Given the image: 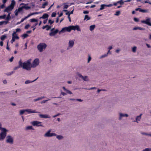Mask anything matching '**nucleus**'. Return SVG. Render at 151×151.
<instances>
[{
  "label": "nucleus",
  "instance_id": "nucleus-26",
  "mask_svg": "<svg viewBox=\"0 0 151 151\" xmlns=\"http://www.w3.org/2000/svg\"><path fill=\"white\" fill-rule=\"evenodd\" d=\"M105 6H106V5L105 4H102L101 5V7L98 10H101L104 9Z\"/></svg>",
  "mask_w": 151,
  "mask_h": 151
},
{
  "label": "nucleus",
  "instance_id": "nucleus-7",
  "mask_svg": "<svg viewBox=\"0 0 151 151\" xmlns=\"http://www.w3.org/2000/svg\"><path fill=\"white\" fill-rule=\"evenodd\" d=\"M6 143L12 145L14 143V139L11 136L8 135L6 137Z\"/></svg>",
  "mask_w": 151,
  "mask_h": 151
},
{
  "label": "nucleus",
  "instance_id": "nucleus-20",
  "mask_svg": "<svg viewBox=\"0 0 151 151\" xmlns=\"http://www.w3.org/2000/svg\"><path fill=\"white\" fill-rule=\"evenodd\" d=\"M56 136V138L58 140L63 139L64 138V137L61 135H57L56 134V136Z\"/></svg>",
  "mask_w": 151,
  "mask_h": 151
},
{
  "label": "nucleus",
  "instance_id": "nucleus-5",
  "mask_svg": "<svg viewBox=\"0 0 151 151\" xmlns=\"http://www.w3.org/2000/svg\"><path fill=\"white\" fill-rule=\"evenodd\" d=\"M51 130L50 129L47 131L44 134V137H51L52 136H56V134L54 133H51Z\"/></svg>",
  "mask_w": 151,
  "mask_h": 151
},
{
  "label": "nucleus",
  "instance_id": "nucleus-17",
  "mask_svg": "<svg viewBox=\"0 0 151 151\" xmlns=\"http://www.w3.org/2000/svg\"><path fill=\"white\" fill-rule=\"evenodd\" d=\"M142 114H140L139 116H137L135 118V120L134 121V122H135L137 123H138V121H140L142 118Z\"/></svg>",
  "mask_w": 151,
  "mask_h": 151
},
{
  "label": "nucleus",
  "instance_id": "nucleus-62",
  "mask_svg": "<svg viewBox=\"0 0 151 151\" xmlns=\"http://www.w3.org/2000/svg\"><path fill=\"white\" fill-rule=\"evenodd\" d=\"M15 41V40L13 38H12V39L11 40V42L12 43L13 42Z\"/></svg>",
  "mask_w": 151,
  "mask_h": 151
},
{
  "label": "nucleus",
  "instance_id": "nucleus-53",
  "mask_svg": "<svg viewBox=\"0 0 151 151\" xmlns=\"http://www.w3.org/2000/svg\"><path fill=\"white\" fill-rule=\"evenodd\" d=\"M50 100V99H48V100H43L41 102V104H43V103H45L47 101H49Z\"/></svg>",
  "mask_w": 151,
  "mask_h": 151
},
{
  "label": "nucleus",
  "instance_id": "nucleus-10",
  "mask_svg": "<svg viewBox=\"0 0 151 151\" xmlns=\"http://www.w3.org/2000/svg\"><path fill=\"white\" fill-rule=\"evenodd\" d=\"M151 19L150 18H147L145 20H142L141 21L142 23L146 24L149 26H151Z\"/></svg>",
  "mask_w": 151,
  "mask_h": 151
},
{
  "label": "nucleus",
  "instance_id": "nucleus-34",
  "mask_svg": "<svg viewBox=\"0 0 151 151\" xmlns=\"http://www.w3.org/2000/svg\"><path fill=\"white\" fill-rule=\"evenodd\" d=\"M30 21L31 22H37L38 20L35 19H32L30 20Z\"/></svg>",
  "mask_w": 151,
  "mask_h": 151
},
{
  "label": "nucleus",
  "instance_id": "nucleus-28",
  "mask_svg": "<svg viewBox=\"0 0 151 151\" xmlns=\"http://www.w3.org/2000/svg\"><path fill=\"white\" fill-rule=\"evenodd\" d=\"M140 12H144V13L149 12V10L148 9H146V10L141 9V10H140Z\"/></svg>",
  "mask_w": 151,
  "mask_h": 151
},
{
  "label": "nucleus",
  "instance_id": "nucleus-50",
  "mask_svg": "<svg viewBox=\"0 0 151 151\" xmlns=\"http://www.w3.org/2000/svg\"><path fill=\"white\" fill-rule=\"evenodd\" d=\"M23 8L25 9H28L31 8L30 6H23Z\"/></svg>",
  "mask_w": 151,
  "mask_h": 151
},
{
  "label": "nucleus",
  "instance_id": "nucleus-51",
  "mask_svg": "<svg viewBox=\"0 0 151 151\" xmlns=\"http://www.w3.org/2000/svg\"><path fill=\"white\" fill-rule=\"evenodd\" d=\"M56 15V13L55 12H53L52 13L51 15V17H55Z\"/></svg>",
  "mask_w": 151,
  "mask_h": 151
},
{
  "label": "nucleus",
  "instance_id": "nucleus-60",
  "mask_svg": "<svg viewBox=\"0 0 151 151\" xmlns=\"http://www.w3.org/2000/svg\"><path fill=\"white\" fill-rule=\"evenodd\" d=\"M60 93H61V94H62V95H63V96H64L66 94V93H64L63 91H61V92Z\"/></svg>",
  "mask_w": 151,
  "mask_h": 151
},
{
  "label": "nucleus",
  "instance_id": "nucleus-31",
  "mask_svg": "<svg viewBox=\"0 0 151 151\" xmlns=\"http://www.w3.org/2000/svg\"><path fill=\"white\" fill-rule=\"evenodd\" d=\"M137 47L136 46L133 47L132 48V51L133 52H135L137 50Z\"/></svg>",
  "mask_w": 151,
  "mask_h": 151
},
{
  "label": "nucleus",
  "instance_id": "nucleus-37",
  "mask_svg": "<svg viewBox=\"0 0 151 151\" xmlns=\"http://www.w3.org/2000/svg\"><path fill=\"white\" fill-rule=\"evenodd\" d=\"M107 54H104L103 55H102L100 58V59L103 58L107 56Z\"/></svg>",
  "mask_w": 151,
  "mask_h": 151
},
{
  "label": "nucleus",
  "instance_id": "nucleus-45",
  "mask_svg": "<svg viewBox=\"0 0 151 151\" xmlns=\"http://www.w3.org/2000/svg\"><path fill=\"white\" fill-rule=\"evenodd\" d=\"M11 18V16H10V13H9L8 15H7V16L6 18V19L7 20H9Z\"/></svg>",
  "mask_w": 151,
  "mask_h": 151
},
{
  "label": "nucleus",
  "instance_id": "nucleus-63",
  "mask_svg": "<svg viewBox=\"0 0 151 151\" xmlns=\"http://www.w3.org/2000/svg\"><path fill=\"white\" fill-rule=\"evenodd\" d=\"M3 82L4 83L6 84L7 83V81L6 80H4L3 81Z\"/></svg>",
  "mask_w": 151,
  "mask_h": 151
},
{
  "label": "nucleus",
  "instance_id": "nucleus-36",
  "mask_svg": "<svg viewBox=\"0 0 151 151\" xmlns=\"http://www.w3.org/2000/svg\"><path fill=\"white\" fill-rule=\"evenodd\" d=\"M88 59L87 63H88L90 62V61L91 60V57L90 55H88Z\"/></svg>",
  "mask_w": 151,
  "mask_h": 151
},
{
  "label": "nucleus",
  "instance_id": "nucleus-16",
  "mask_svg": "<svg viewBox=\"0 0 151 151\" xmlns=\"http://www.w3.org/2000/svg\"><path fill=\"white\" fill-rule=\"evenodd\" d=\"M39 115L40 117L41 118H47L50 117V116L48 114H40Z\"/></svg>",
  "mask_w": 151,
  "mask_h": 151
},
{
  "label": "nucleus",
  "instance_id": "nucleus-57",
  "mask_svg": "<svg viewBox=\"0 0 151 151\" xmlns=\"http://www.w3.org/2000/svg\"><path fill=\"white\" fill-rule=\"evenodd\" d=\"M134 20L135 22H138L139 21V19L136 18H134Z\"/></svg>",
  "mask_w": 151,
  "mask_h": 151
},
{
  "label": "nucleus",
  "instance_id": "nucleus-19",
  "mask_svg": "<svg viewBox=\"0 0 151 151\" xmlns=\"http://www.w3.org/2000/svg\"><path fill=\"white\" fill-rule=\"evenodd\" d=\"M12 38H13L14 39H18L19 37L17 36V35L16 34L14 31L13 32L12 34Z\"/></svg>",
  "mask_w": 151,
  "mask_h": 151
},
{
  "label": "nucleus",
  "instance_id": "nucleus-18",
  "mask_svg": "<svg viewBox=\"0 0 151 151\" xmlns=\"http://www.w3.org/2000/svg\"><path fill=\"white\" fill-rule=\"evenodd\" d=\"M26 112H27L29 113H37V112L35 111V110H32L31 109H25Z\"/></svg>",
  "mask_w": 151,
  "mask_h": 151
},
{
  "label": "nucleus",
  "instance_id": "nucleus-46",
  "mask_svg": "<svg viewBox=\"0 0 151 151\" xmlns=\"http://www.w3.org/2000/svg\"><path fill=\"white\" fill-rule=\"evenodd\" d=\"M120 13V11H118L116 12V13L114 15L116 16H119Z\"/></svg>",
  "mask_w": 151,
  "mask_h": 151
},
{
  "label": "nucleus",
  "instance_id": "nucleus-4",
  "mask_svg": "<svg viewBox=\"0 0 151 151\" xmlns=\"http://www.w3.org/2000/svg\"><path fill=\"white\" fill-rule=\"evenodd\" d=\"M15 4V1L14 0H12L11 3L10 5L4 10V12H8L11 11L14 8Z\"/></svg>",
  "mask_w": 151,
  "mask_h": 151
},
{
  "label": "nucleus",
  "instance_id": "nucleus-59",
  "mask_svg": "<svg viewBox=\"0 0 151 151\" xmlns=\"http://www.w3.org/2000/svg\"><path fill=\"white\" fill-rule=\"evenodd\" d=\"M68 7V6L66 4H65L63 7L64 9H67Z\"/></svg>",
  "mask_w": 151,
  "mask_h": 151
},
{
  "label": "nucleus",
  "instance_id": "nucleus-27",
  "mask_svg": "<svg viewBox=\"0 0 151 151\" xmlns=\"http://www.w3.org/2000/svg\"><path fill=\"white\" fill-rule=\"evenodd\" d=\"M48 17V15L47 14H45L42 16V19H46Z\"/></svg>",
  "mask_w": 151,
  "mask_h": 151
},
{
  "label": "nucleus",
  "instance_id": "nucleus-6",
  "mask_svg": "<svg viewBox=\"0 0 151 151\" xmlns=\"http://www.w3.org/2000/svg\"><path fill=\"white\" fill-rule=\"evenodd\" d=\"M40 61L38 58L35 59L32 62V64H31L32 68H35L39 64Z\"/></svg>",
  "mask_w": 151,
  "mask_h": 151
},
{
  "label": "nucleus",
  "instance_id": "nucleus-9",
  "mask_svg": "<svg viewBox=\"0 0 151 151\" xmlns=\"http://www.w3.org/2000/svg\"><path fill=\"white\" fill-rule=\"evenodd\" d=\"M129 116V115L127 114H124L120 112L119 113L118 119L119 120H121L123 117H128Z\"/></svg>",
  "mask_w": 151,
  "mask_h": 151
},
{
  "label": "nucleus",
  "instance_id": "nucleus-11",
  "mask_svg": "<svg viewBox=\"0 0 151 151\" xmlns=\"http://www.w3.org/2000/svg\"><path fill=\"white\" fill-rule=\"evenodd\" d=\"M75 40H69L68 42V48H72L74 45Z\"/></svg>",
  "mask_w": 151,
  "mask_h": 151
},
{
  "label": "nucleus",
  "instance_id": "nucleus-33",
  "mask_svg": "<svg viewBox=\"0 0 151 151\" xmlns=\"http://www.w3.org/2000/svg\"><path fill=\"white\" fill-rule=\"evenodd\" d=\"M48 4V3L47 2H45L42 5V8H44L45 6H47Z\"/></svg>",
  "mask_w": 151,
  "mask_h": 151
},
{
  "label": "nucleus",
  "instance_id": "nucleus-39",
  "mask_svg": "<svg viewBox=\"0 0 151 151\" xmlns=\"http://www.w3.org/2000/svg\"><path fill=\"white\" fill-rule=\"evenodd\" d=\"M26 112L25 110H21L19 111V113L20 115L23 114Z\"/></svg>",
  "mask_w": 151,
  "mask_h": 151
},
{
  "label": "nucleus",
  "instance_id": "nucleus-42",
  "mask_svg": "<svg viewBox=\"0 0 151 151\" xmlns=\"http://www.w3.org/2000/svg\"><path fill=\"white\" fill-rule=\"evenodd\" d=\"M65 92L67 93L70 94H72V93L70 90L67 89L65 91Z\"/></svg>",
  "mask_w": 151,
  "mask_h": 151
},
{
  "label": "nucleus",
  "instance_id": "nucleus-3",
  "mask_svg": "<svg viewBox=\"0 0 151 151\" xmlns=\"http://www.w3.org/2000/svg\"><path fill=\"white\" fill-rule=\"evenodd\" d=\"M47 47L46 44L44 42L40 43L37 46V48L40 52H43Z\"/></svg>",
  "mask_w": 151,
  "mask_h": 151
},
{
  "label": "nucleus",
  "instance_id": "nucleus-49",
  "mask_svg": "<svg viewBox=\"0 0 151 151\" xmlns=\"http://www.w3.org/2000/svg\"><path fill=\"white\" fill-rule=\"evenodd\" d=\"M16 31L15 32H16V34L17 32H20L21 31V29H20L17 28L16 29Z\"/></svg>",
  "mask_w": 151,
  "mask_h": 151
},
{
  "label": "nucleus",
  "instance_id": "nucleus-35",
  "mask_svg": "<svg viewBox=\"0 0 151 151\" xmlns=\"http://www.w3.org/2000/svg\"><path fill=\"white\" fill-rule=\"evenodd\" d=\"M142 151H151V148H147L143 149Z\"/></svg>",
  "mask_w": 151,
  "mask_h": 151
},
{
  "label": "nucleus",
  "instance_id": "nucleus-52",
  "mask_svg": "<svg viewBox=\"0 0 151 151\" xmlns=\"http://www.w3.org/2000/svg\"><path fill=\"white\" fill-rule=\"evenodd\" d=\"M76 100L77 101L80 102H81L83 101V100H82L81 99H76Z\"/></svg>",
  "mask_w": 151,
  "mask_h": 151
},
{
  "label": "nucleus",
  "instance_id": "nucleus-15",
  "mask_svg": "<svg viewBox=\"0 0 151 151\" xmlns=\"http://www.w3.org/2000/svg\"><path fill=\"white\" fill-rule=\"evenodd\" d=\"M59 32V30L58 29H56L54 31H52L49 33V35L50 36H55Z\"/></svg>",
  "mask_w": 151,
  "mask_h": 151
},
{
  "label": "nucleus",
  "instance_id": "nucleus-61",
  "mask_svg": "<svg viewBox=\"0 0 151 151\" xmlns=\"http://www.w3.org/2000/svg\"><path fill=\"white\" fill-rule=\"evenodd\" d=\"M15 12V15L17 16L18 15V13L19 12H18L17 10H16Z\"/></svg>",
  "mask_w": 151,
  "mask_h": 151
},
{
  "label": "nucleus",
  "instance_id": "nucleus-30",
  "mask_svg": "<svg viewBox=\"0 0 151 151\" xmlns=\"http://www.w3.org/2000/svg\"><path fill=\"white\" fill-rule=\"evenodd\" d=\"M90 19L91 18L89 17L88 15H85L84 20H85L86 19V20H88Z\"/></svg>",
  "mask_w": 151,
  "mask_h": 151
},
{
  "label": "nucleus",
  "instance_id": "nucleus-41",
  "mask_svg": "<svg viewBox=\"0 0 151 151\" xmlns=\"http://www.w3.org/2000/svg\"><path fill=\"white\" fill-rule=\"evenodd\" d=\"M14 71H13L8 73L6 74L7 76H10L14 73Z\"/></svg>",
  "mask_w": 151,
  "mask_h": 151
},
{
  "label": "nucleus",
  "instance_id": "nucleus-48",
  "mask_svg": "<svg viewBox=\"0 0 151 151\" xmlns=\"http://www.w3.org/2000/svg\"><path fill=\"white\" fill-rule=\"evenodd\" d=\"M28 36V35L27 34H24L22 35V36L24 37V38L27 37Z\"/></svg>",
  "mask_w": 151,
  "mask_h": 151
},
{
  "label": "nucleus",
  "instance_id": "nucleus-54",
  "mask_svg": "<svg viewBox=\"0 0 151 151\" xmlns=\"http://www.w3.org/2000/svg\"><path fill=\"white\" fill-rule=\"evenodd\" d=\"M6 17V15L5 14H4L3 16H0V18L4 19Z\"/></svg>",
  "mask_w": 151,
  "mask_h": 151
},
{
  "label": "nucleus",
  "instance_id": "nucleus-13",
  "mask_svg": "<svg viewBox=\"0 0 151 151\" xmlns=\"http://www.w3.org/2000/svg\"><path fill=\"white\" fill-rule=\"evenodd\" d=\"M71 30L70 26L67 27H65L63 28L61 30L60 32V33L61 32H64L66 31H67L68 32H70Z\"/></svg>",
  "mask_w": 151,
  "mask_h": 151
},
{
  "label": "nucleus",
  "instance_id": "nucleus-22",
  "mask_svg": "<svg viewBox=\"0 0 151 151\" xmlns=\"http://www.w3.org/2000/svg\"><path fill=\"white\" fill-rule=\"evenodd\" d=\"M137 29H139L140 30H144V29L139 27H135L133 28V30H136Z\"/></svg>",
  "mask_w": 151,
  "mask_h": 151
},
{
  "label": "nucleus",
  "instance_id": "nucleus-8",
  "mask_svg": "<svg viewBox=\"0 0 151 151\" xmlns=\"http://www.w3.org/2000/svg\"><path fill=\"white\" fill-rule=\"evenodd\" d=\"M77 76L80 78L82 79L85 81H89V79L88 78V77L87 76H83L81 74L78 72L77 73Z\"/></svg>",
  "mask_w": 151,
  "mask_h": 151
},
{
  "label": "nucleus",
  "instance_id": "nucleus-14",
  "mask_svg": "<svg viewBox=\"0 0 151 151\" xmlns=\"http://www.w3.org/2000/svg\"><path fill=\"white\" fill-rule=\"evenodd\" d=\"M71 30H76L78 31H81V29L80 28L79 26L78 25H76V26H70Z\"/></svg>",
  "mask_w": 151,
  "mask_h": 151
},
{
  "label": "nucleus",
  "instance_id": "nucleus-38",
  "mask_svg": "<svg viewBox=\"0 0 151 151\" xmlns=\"http://www.w3.org/2000/svg\"><path fill=\"white\" fill-rule=\"evenodd\" d=\"M6 37V35H3L0 38L2 40H4Z\"/></svg>",
  "mask_w": 151,
  "mask_h": 151
},
{
  "label": "nucleus",
  "instance_id": "nucleus-58",
  "mask_svg": "<svg viewBox=\"0 0 151 151\" xmlns=\"http://www.w3.org/2000/svg\"><path fill=\"white\" fill-rule=\"evenodd\" d=\"M30 27V25L29 24L27 25L25 27V29H27Z\"/></svg>",
  "mask_w": 151,
  "mask_h": 151
},
{
  "label": "nucleus",
  "instance_id": "nucleus-29",
  "mask_svg": "<svg viewBox=\"0 0 151 151\" xmlns=\"http://www.w3.org/2000/svg\"><path fill=\"white\" fill-rule=\"evenodd\" d=\"M32 14H30L27 16L25 17L24 18L22 19L21 20L20 22H23L24 20L30 17L31 15H32Z\"/></svg>",
  "mask_w": 151,
  "mask_h": 151
},
{
  "label": "nucleus",
  "instance_id": "nucleus-64",
  "mask_svg": "<svg viewBox=\"0 0 151 151\" xmlns=\"http://www.w3.org/2000/svg\"><path fill=\"white\" fill-rule=\"evenodd\" d=\"M120 50L119 49H117V50H116L115 51V52L117 53H119V52L120 51Z\"/></svg>",
  "mask_w": 151,
  "mask_h": 151
},
{
  "label": "nucleus",
  "instance_id": "nucleus-40",
  "mask_svg": "<svg viewBox=\"0 0 151 151\" xmlns=\"http://www.w3.org/2000/svg\"><path fill=\"white\" fill-rule=\"evenodd\" d=\"M8 21H2V22H0V24H1V25L4 24H6L8 23Z\"/></svg>",
  "mask_w": 151,
  "mask_h": 151
},
{
  "label": "nucleus",
  "instance_id": "nucleus-47",
  "mask_svg": "<svg viewBox=\"0 0 151 151\" xmlns=\"http://www.w3.org/2000/svg\"><path fill=\"white\" fill-rule=\"evenodd\" d=\"M54 22V21H52L51 19H49L48 20L49 23H50V24H53Z\"/></svg>",
  "mask_w": 151,
  "mask_h": 151
},
{
  "label": "nucleus",
  "instance_id": "nucleus-44",
  "mask_svg": "<svg viewBox=\"0 0 151 151\" xmlns=\"http://www.w3.org/2000/svg\"><path fill=\"white\" fill-rule=\"evenodd\" d=\"M117 3H119L121 5H122L124 4V2L122 0H121L117 2Z\"/></svg>",
  "mask_w": 151,
  "mask_h": 151
},
{
  "label": "nucleus",
  "instance_id": "nucleus-24",
  "mask_svg": "<svg viewBox=\"0 0 151 151\" xmlns=\"http://www.w3.org/2000/svg\"><path fill=\"white\" fill-rule=\"evenodd\" d=\"M50 27H51L50 26L48 25H46L43 26L42 27V29H45V28H47L46 30H48L50 29Z\"/></svg>",
  "mask_w": 151,
  "mask_h": 151
},
{
  "label": "nucleus",
  "instance_id": "nucleus-23",
  "mask_svg": "<svg viewBox=\"0 0 151 151\" xmlns=\"http://www.w3.org/2000/svg\"><path fill=\"white\" fill-rule=\"evenodd\" d=\"M95 27L96 26L95 25H93L90 26L89 27L90 30L91 31L93 30L94 29Z\"/></svg>",
  "mask_w": 151,
  "mask_h": 151
},
{
  "label": "nucleus",
  "instance_id": "nucleus-12",
  "mask_svg": "<svg viewBox=\"0 0 151 151\" xmlns=\"http://www.w3.org/2000/svg\"><path fill=\"white\" fill-rule=\"evenodd\" d=\"M31 124L33 126H41L43 127L42 125H39V124L41 123V122H39L37 121H34L32 122H31Z\"/></svg>",
  "mask_w": 151,
  "mask_h": 151
},
{
  "label": "nucleus",
  "instance_id": "nucleus-21",
  "mask_svg": "<svg viewBox=\"0 0 151 151\" xmlns=\"http://www.w3.org/2000/svg\"><path fill=\"white\" fill-rule=\"evenodd\" d=\"M25 129L26 130H29L32 129V130H34L32 126H28L27 127L25 128Z\"/></svg>",
  "mask_w": 151,
  "mask_h": 151
},
{
  "label": "nucleus",
  "instance_id": "nucleus-43",
  "mask_svg": "<svg viewBox=\"0 0 151 151\" xmlns=\"http://www.w3.org/2000/svg\"><path fill=\"white\" fill-rule=\"evenodd\" d=\"M23 8V6H22L21 7L17 9H16V10H17L18 12H19L22 11Z\"/></svg>",
  "mask_w": 151,
  "mask_h": 151
},
{
  "label": "nucleus",
  "instance_id": "nucleus-32",
  "mask_svg": "<svg viewBox=\"0 0 151 151\" xmlns=\"http://www.w3.org/2000/svg\"><path fill=\"white\" fill-rule=\"evenodd\" d=\"M45 97L44 96H42L41 97H40V98H37V99H35L34 100V101H37L39 100H41L42 99L44 98Z\"/></svg>",
  "mask_w": 151,
  "mask_h": 151
},
{
  "label": "nucleus",
  "instance_id": "nucleus-55",
  "mask_svg": "<svg viewBox=\"0 0 151 151\" xmlns=\"http://www.w3.org/2000/svg\"><path fill=\"white\" fill-rule=\"evenodd\" d=\"M21 67L19 65V66H17V67H15L14 68V70H17V69Z\"/></svg>",
  "mask_w": 151,
  "mask_h": 151
},
{
  "label": "nucleus",
  "instance_id": "nucleus-56",
  "mask_svg": "<svg viewBox=\"0 0 151 151\" xmlns=\"http://www.w3.org/2000/svg\"><path fill=\"white\" fill-rule=\"evenodd\" d=\"M141 134L143 135H147V136H148V133H146L145 132H142L141 133Z\"/></svg>",
  "mask_w": 151,
  "mask_h": 151
},
{
  "label": "nucleus",
  "instance_id": "nucleus-25",
  "mask_svg": "<svg viewBox=\"0 0 151 151\" xmlns=\"http://www.w3.org/2000/svg\"><path fill=\"white\" fill-rule=\"evenodd\" d=\"M38 78V77H37L36 79H35V80H34V81H31L29 80L26 81L25 82V83L26 84H28V83H30L33 82H34L35 81H36L37 79Z\"/></svg>",
  "mask_w": 151,
  "mask_h": 151
},
{
  "label": "nucleus",
  "instance_id": "nucleus-1",
  "mask_svg": "<svg viewBox=\"0 0 151 151\" xmlns=\"http://www.w3.org/2000/svg\"><path fill=\"white\" fill-rule=\"evenodd\" d=\"M31 60V59H30L23 63L21 60H20L19 62V64L21 67L23 69L29 71L31 70L32 68Z\"/></svg>",
  "mask_w": 151,
  "mask_h": 151
},
{
  "label": "nucleus",
  "instance_id": "nucleus-2",
  "mask_svg": "<svg viewBox=\"0 0 151 151\" xmlns=\"http://www.w3.org/2000/svg\"><path fill=\"white\" fill-rule=\"evenodd\" d=\"M2 124L0 122V130L1 132L0 133V141H3L6 137L7 132L8 130L6 128L2 127Z\"/></svg>",
  "mask_w": 151,
  "mask_h": 151
}]
</instances>
